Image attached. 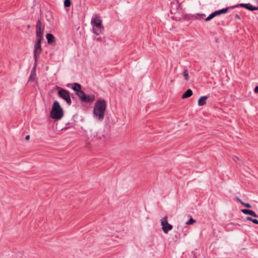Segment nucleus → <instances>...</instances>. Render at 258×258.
<instances>
[{"label": "nucleus", "instance_id": "obj_8", "mask_svg": "<svg viewBox=\"0 0 258 258\" xmlns=\"http://www.w3.org/2000/svg\"><path fill=\"white\" fill-rule=\"evenodd\" d=\"M36 40L41 41L43 35V29L41 28V24L40 21H38L36 24Z\"/></svg>", "mask_w": 258, "mask_h": 258}, {"label": "nucleus", "instance_id": "obj_10", "mask_svg": "<svg viewBox=\"0 0 258 258\" xmlns=\"http://www.w3.org/2000/svg\"><path fill=\"white\" fill-rule=\"evenodd\" d=\"M228 8H225V9H221L220 10L216 11L214 12V13L211 14L207 18H206L205 21H209L211 20V19H212L215 17H216V16H218V15H221L222 14H225L228 11Z\"/></svg>", "mask_w": 258, "mask_h": 258}, {"label": "nucleus", "instance_id": "obj_9", "mask_svg": "<svg viewBox=\"0 0 258 258\" xmlns=\"http://www.w3.org/2000/svg\"><path fill=\"white\" fill-rule=\"evenodd\" d=\"M228 8H225V9H221L220 10L216 11L214 12V13L211 14L207 18H206L205 21H209L211 20V19H212L215 17H216V16H218V15H221L222 14H225L228 11Z\"/></svg>", "mask_w": 258, "mask_h": 258}, {"label": "nucleus", "instance_id": "obj_19", "mask_svg": "<svg viewBox=\"0 0 258 258\" xmlns=\"http://www.w3.org/2000/svg\"><path fill=\"white\" fill-rule=\"evenodd\" d=\"M196 222V220L191 218L188 221L186 222L187 225H192Z\"/></svg>", "mask_w": 258, "mask_h": 258}, {"label": "nucleus", "instance_id": "obj_23", "mask_svg": "<svg viewBox=\"0 0 258 258\" xmlns=\"http://www.w3.org/2000/svg\"><path fill=\"white\" fill-rule=\"evenodd\" d=\"M252 219H252V218L250 217H247L246 218V220H247V221H251V222H252Z\"/></svg>", "mask_w": 258, "mask_h": 258}, {"label": "nucleus", "instance_id": "obj_27", "mask_svg": "<svg viewBox=\"0 0 258 258\" xmlns=\"http://www.w3.org/2000/svg\"><path fill=\"white\" fill-rule=\"evenodd\" d=\"M202 16V15H200V14H198V15H197L196 16V17H196V19H198V18H199V17H200V16Z\"/></svg>", "mask_w": 258, "mask_h": 258}, {"label": "nucleus", "instance_id": "obj_24", "mask_svg": "<svg viewBox=\"0 0 258 258\" xmlns=\"http://www.w3.org/2000/svg\"><path fill=\"white\" fill-rule=\"evenodd\" d=\"M254 91L255 93L258 94V86L255 87Z\"/></svg>", "mask_w": 258, "mask_h": 258}, {"label": "nucleus", "instance_id": "obj_4", "mask_svg": "<svg viewBox=\"0 0 258 258\" xmlns=\"http://www.w3.org/2000/svg\"><path fill=\"white\" fill-rule=\"evenodd\" d=\"M160 224L161 226V229L163 232L165 234H167L168 232L171 230L173 228V226L168 223V217L166 216L161 219Z\"/></svg>", "mask_w": 258, "mask_h": 258}, {"label": "nucleus", "instance_id": "obj_21", "mask_svg": "<svg viewBox=\"0 0 258 258\" xmlns=\"http://www.w3.org/2000/svg\"><path fill=\"white\" fill-rule=\"evenodd\" d=\"M252 222L253 223H254V224H255L258 225V220H256V219H252Z\"/></svg>", "mask_w": 258, "mask_h": 258}, {"label": "nucleus", "instance_id": "obj_28", "mask_svg": "<svg viewBox=\"0 0 258 258\" xmlns=\"http://www.w3.org/2000/svg\"><path fill=\"white\" fill-rule=\"evenodd\" d=\"M241 204H242L243 205H244L245 206V205L246 204V203H244L243 201L241 202Z\"/></svg>", "mask_w": 258, "mask_h": 258}, {"label": "nucleus", "instance_id": "obj_15", "mask_svg": "<svg viewBox=\"0 0 258 258\" xmlns=\"http://www.w3.org/2000/svg\"><path fill=\"white\" fill-rule=\"evenodd\" d=\"M192 95V91L191 89H187L182 95V99H186L191 96Z\"/></svg>", "mask_w": 258, "mask_h": 258}, {"label": "nucleus", "instance_id": "obj_25", "mask_svg": "<svg viewBox=\"0 0 258 258\" xmlns=\"http://www.w3.org/2000/svg\"><path fill=\"white\" fill-rule=\"evenodd\" d=\"M30 139V136L29 135L27 136L25 138L26 140H29Z\"/></svg>", "mask_w": 258, "mask_h": 258}, {"label": "nucleus", "instance_id": "obj_1", "mask_svg": "<svg viewBox=\"0 0 258 258\" xmlns=\"http://www.w3.org/2000/svg\"><path fill=\"white\" fill-rule=\"evenodd\" d=\"M106 108L107 104L104 99L100 98L97 100L93 107V117L98 120H102L105 117Z\"/></svg>", "mask_w": 258, "mask_h": 258}, {"label": "nucleus", "instance_id": "obj_14", "mask_svg": "<svg viewBox=\"0 0 258 258\" xmlns=\"http://www.w3.org/2000/svg\"><path fill=\"white\" fill-rule=\"evenodd\" d=\"M37 63H34V66L33 69V71L32 72L30 76L29 79V81L33 80V81H36L37 80L36 77V67Z\"/></svg>", "mask_w": 258, "mask_h": 258}, {"label": "nucleus", "instance_id": "obj_26", "mask_svg": "<svg viewBox=\"0 0 258 258\" xmlns=\"http://www.w3.org/2000/svg\"><path fill=\"white\" fill-rule=\"evenodd\" d=\"M236 199L238 202H239L240 203H241V202H242V201H241V200H240V199H239V198H238V197H237V198H236Z\"/></svg>", "mask_w": 258, "mask_h": 258}, {"label": "nucleus", "instance_id": "obj_6", "mask_svg": "<svg viewBox=\"0 0 258 258\" xmlns=\"http://www.w3.org/2000/svg\"><path fill=\"white\" fill-rule=\"evenodd\" d=\"M77 95L81 100V101L85 102H92L94 101L95 99V97L94 94H91L86 95L84 91L77 93Z\"/></svg>", "mask_w": 258, "mask_h": 258}, {"label": "nucleus", "instance_id": "obj_2", "mask_svg": "<svg viewBox=\"0 0 258 258\" xmlns=\"http://www.w3.org/2000/svg\"><path fill=\"white\" fill-rule=\"evenodd\" d=\"M64 116V110L57 101H54L52 105L50 116L52 119L60 120Z\"/></svg>", "mask_w": 258, "mask_h": 258}, {"label": "nucleus", "instance_id": "obj_12", "mask_svg": "<svg viewBox=\"0 0 258 258\" xmlns=\"http://www.w3.org/2000/svg\"><path fill=\"white\" fill-rule=\"evenodd\" d=\"M240 6L241 7L245 8V9L250 10V11H254L257 10V8L256 7H253L252 5H251L250 4H241L240 5Z\"/></svg>", "mask_w": 258, "mask_h": 258}, {"label": "nucleus", "instance_id": "obj_5", "mask_svg": "<svg viewBox=\"0 0 258 258\" xmlns=\"http://www.w3.org/2000/svg\"><path fill=\"white\" fill-rule=\"evenodd\" d=\"M57 89L59 97L64 99L68 104L70 105L72 103V100L69 92L58 87H57Z\"/></svg>", "mask_w": 258, "mask_h": 258}, {"label": "nucleus", "instance_id": "obj_20", "mask_svg": "<svg viewBox=\"0 0 258 258\" xmlns=\"http://www.w3.org/2000/svg\"><path fill=\"white\" fill-rule=\"evenodd\" d=\"M64 5L66 7H69L71 6L70 0H65L64 2Z\"/></svg>", "mask_w": 258, "mask_h": 258}, {"label": "nucleus", "instance_id": "obj_11", "mask_svg": "<svg viewBox=\"0 0 258 258\" xmlns=\"http://www.w3.org/2000/svg\"><path fill=\"white\" fill-rule=\"evenodd\" d=\"M208 97L207 96H203L200 97L198 101V105L202 106L207 104V101Z\"/></svg>", "mask_w": 258, "mask_h": 258}, {"label": "nucleus", "instance_id": "obj_3", "mask_svg": "<svg viewBox=\"0 0 258 258\" xmlns=\"http://www.w3.org/2000/svg\"><path fill=\"white\" fill-rule=\"evenodd\" d=\"M91 24L92 27V32L96 35L102 33L104 27L102 24V20L99 17L95 16L91 19Z\"/></svg>", "mask_w": 258, "mask_h": 258}, {"label": "nucleus", "instance_id": "obj_13", "mask_svg": "<svg viewBox=\"0 0 258 258\" xmlns=\"http://www.w3.org/2000/svg\"><path fill=\"white\" fill-rule=\"evenodd\" d=\"M241 212L245 215H249L255 218L257 217L256 213L253 211L252 210L248 209H242L241 210Z\"/></svg>", "mask_w": 258, "mask_h": 258}, {"label": "nucleus", "instance_id": "obj_22", "mask_svg": "<svg viewBox=\"0 0 258 258\" xmlns=\"http://www.w3.org/2000/svg\"><path fill=\"white\" fill-rule=\"evenodd\" d=\"M245 206L247 208H250L251 207V205L249 203H246V204L245 205Z\"/></svg>", "mask_w": 258, "mask_h": 258}, {"label": "nucleus", "instance_id": "obj_16", "mask_svg": "<svg viewBox=\"0 0 258 258\" xmlns=\"http://www.w3.org/2000/svg\"><path fill=\"white\" fill-rule=\"evenodd\" d=\"M46 37L48 44H51L54 42V37L51 34H46Z\"/></svg>", "mask_w": 258, "mask_h": 258}, {"label": "nucleus", "instance_id": "obj_7", "mask_svg": "<svg viewBox=\"0 0 258 258\" xmlns=\"http://www.w3.org/2000/svg\"><path fill=\"white\" fill-rule=\"evenodd\" d=\"M42 51L41 41H36L33 51L35 63H37L38 58Z\"/></svg>", "mask_w": 258, "mask_h": 258}, {"label": "nucleus", "instance_id": "obj_18", "mask_svg": "<svg viewBox=\"0 0 258 258\" xmlns=\"http://www.w3.org/2000/svg\"><path fill=\"white\" fill-rule=\"evenodd\" d=\"M183 78L184 80L187 81L189 79V76L188 72L187 70H184L183 71L182 73Z\"/></svg>", "mask_w": 258, "mask_h": 258}, {"label": "nucleus", "instance_id": "obj_17", "mask_svg": "<svg viewBox=\"0 0 258 258\" xmlns=\"http://www.w3.org/2000/svg\"><path fill=\"white\" fill-rule=\"evenodd\" d=\"M72 89L75 91H77V93H79L80 92H83L82 91L81 89V86L78 83H74L72 84Z\"/></svg>", "mask_w": 258, "mask_h": 258}]
</instances>
